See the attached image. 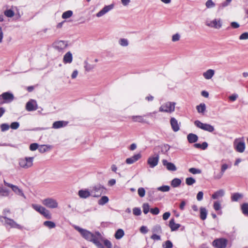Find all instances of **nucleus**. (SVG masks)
Segmentation results:
<instances>
[{"label":"nucleus","instance_id":"nucleus-23","mask_svg":"<svg viewBox=\"0 0 248 248\" xmlns=\"http://www.w3.org/2000/svg\"><path fill=\"white\" fill-rule=\"evenodd\" d=\"M225 192L223 189H219L215 192L212 195V198L213 199H217L219 197H222L224 195Z\"/></svg>","mask_w":248,"mask_h":248},{"label":"nucleus","instance_id":"nucleus-59","mask_svg":"<svg viewBox=\"0 0 248 248\" xmlns=\"http://www.w3.org/2000/svg\"><path fill=\"white\" fill-rule=\"evenodd\" d=\"M141 156V155L139 153V154L134 155L131 157L132 158V159H133L134 162H135L136 161L138 160L140 158Z\"/></svg>","mask_w":248,"mask_h":248},{"label":"nucleus","instance_id":"nucleus-1","mask_svg":"<svg viewBox=\"0 0 248 248\" xmlns=\"http://www.w3.org/2000/svg\"><path fill=\"white\" fill-rule=\"evenodd\" d=\"M228 243L227 239L224 237H220L216 238L212 242V245L215 248H226Z\"/></svg>","mask_w":248,"mask_h":248},{"label":"nucleus","instance_id":"nucleus-48","mask_svg":"<svg viewBox=\"0 0 248 248\" xmlns=\"http://www.w3.org/2000/svg\"><path fill=\"white\" fill-rule=\"evenodd\" d=\"M133 213L135 216H139L141 214V211L139 207H135L133 209Z\"/></svg>","mask_w":248,"mask_h":248},{"label":"nucleus","instance_id":"nucleus-64","mask_svg":"<svg viewBox=\"0 0 248 248\" xmlns=\"http://www.w3.org/2000/svg\"><path fill=\"white\" fill-rule=\"evenodd\" d=\"M240 40H246L248 39V32H246L242 33L239 37Z\"/></svg>","mask_w":248,"mask_h":248},{"label":"nucleus","instance_id":"nucleus-25","mask_svg":"<svg viewBox=\"0 0 248 248\" xmlns=\"http://www.w3.org/2000/svg\"><path fill=\"white\" fill-rule=\"evenodd\" d=\"M243 195L241 193L236 192L233 193L231 195V201L232 202H237L239 199L242 198Z\"/></svg>","mask_w":248,"mask_h":248},{"label":"nucleus","instance_id":"nucleus-37","mask_svg":"<svg viewBox=\"0 0 248 248\" xmlns=\"http://www.w3.org/2000/svg\"><path fill=\"white\" fill-rule=\"evenodd\" d=\"M73 13L71 10H68L63 13L62 17L63 19H67L73 16Z\"/></svg>","mask_w":248,"mask_h":248},{"label":"nucleus","instance_id":"nucleus-24","mask_svg":"<svg viewBox=\"0 0 248 248\" xmlns=\"http://www.w3.org/2000/svg\"><path fill=\"white\" fill-rule=\"evenodd\" d=\"M207 215V211L205 207H201L200 208V217L202 220H204Z\"/></svg>","mask_w":248,"mask_h":248},{"label":"nucleus","instance_id":"nucleus-14","mask_svg":"<svg viewBox=\"0 0 248 248\" xmlns=\"http://www.w3.org/2000/svg\"><path fill=\"white\" fill-rule=\"evenodd\" d=\"M162 162L163 165L166 167L167 170L171 171H174L177 170V168L174 163L169 162L166 159H163Z\"/></svg>","mask_w":248,"mask_h":248},{"label":"nucleus","instance_id":"nucleus-19","mask_svg":"<svg viewBox=\"0 0 248 248\" xmlns=\"http://www.w3.org/2000/svg\"><path fill=\"white\" fill-rule=\"evenodd\" d=\"M235 149L239 153H243L245 149V143L244 141H239L235 145Z\"/></svg>","mask_w":248,"mask_h":248},{"label":"nucleus","instance_id":"nucleus-16","mask_svg":"<svg viewBox=\"0 0 248 248\" xmlns=\"http://www.w3.org/2000/svg\"><path fill=\"white\" fill-rule=\"evenodd\" d=\"M78 195L80 198L86 199L91 195V193L88 189H82L78 191Z\"/></svg>","mask_w":248,"mask_h":248},{"label":"nucleus","instance_id":"nucleus-5","mask_svg":"<svg viewBox=\"0 0 248 248\" xmlns=\"http://www.w3.org/2000/svg\"><path fill=\"white\" fill-rule=\"evenodd\" d=\"M205 25L215 29H220L222 26V22L220 18H215L212 20L206 21Z\"/></svg>","mask_w":248,"mask_h":248},{"label":"nucleus","instance_id":"nucleus-33","mask_svg":"<svg viewBox=\"0 0 248 248\" xmlns=\"http://www.w3.org/2000/svg\"><path fill=\"white\" fill-rule=\"evenodd\" d=\"M143 212L144 214H147L149 212H150V206L148 203L145 202L143 203L142 205Z\"/></svg>","mask_w":248,"mask_h":248},{"label":"nucleus","instance_id":"nucleus-41","mask_svg":"<svg viewBox=\"0 0 248 248\" xmlns=\"http://www.w3.org/2000/svg\"><path fill=\"white\" fill-rule=\"evenodd\" d=\"M195 183V179L192 177H187L186 179V183L188 186H191Z\"/></svg>","mask_w":248,"mask_h":248},{"label":"nucleus","instance_id":"nucleus-12","mask_svg":"<svg viewBox=\"0 0 248 248\" xmlns=\"http://www.w3.org/2000/svg\"><path fill=\"white\" fill-rule=\"evenodd\" d=\"M1 218H3L5 219V224L9 225L11 228H17L20 229L21 228V226L16 223L13 219L7 217H1Z\"/></svg>","mask_w":248,"mask_h":248},{"label":"nucleus","instance_id":"nucleus-56","mask_svg":"<svg viewBox=\"0 0 248 248\" xmlns=\"http://www.w3.org/2000/svg\"><path fill=\"white\" fill-rule=\"evenodd\" d=\"M170 149V146L168 144H165L161 147V151L164 153H167Z\"/></svg>","mask_w":248,"mask_h":248},{"label":"nucleus","instance_id":"nucleus-38","mask_svg":"<svg viewBox=\"0 0 248 248\" xmlns=\"http://www.w3.org/2000/svg\"><path fill=\"white\" fill-rule=\"evenodd\" d=\"M89 241L93 242L97 247L101 244L98 239L96 237L95 235H94L93 233L92 236L91 237V239L89 240Z\"/></svg>","mask_w":248,"mask_h":248},{"label":"nucleus","instance_id":"nucleus-52","mask_svg":"<svg viewBox=\"0 0 248 248\" xmlns=\"http://www.w3.org/2000/svg\"><path fill=\"white\" fill-rule=\"evenodd\" d=\"M19 123L17 122H12L10 125V127L12 129H17L19 127Z\"/></svg>","mask_w":248,"mask_h":248},{"label":"nucleus","instance_id":"nucleus-31","mask_svg":"<svg viewBox=\"0 0 248 248\" xmlns=\"http://www.w3.org/2000/svg\"><path fill=\"white\" fill-rule=\"evenodd\" d=\"M241 209L242 213L246 216H248V203H243L241 205Z\"/></svg>","mask_w":248,"mask_h":248},{"label":"nucleus","instance_id":"nucleus-8","mask_svg":"<svg viewBox=\"0 0 248 248\" xmlns=\"http://www.w3.org/2000/svg\"><path fill=\"white\" fill-rule=\"evenodd\" d=\"M3 182L5 186L11 188L16 194L23 197L24 199L26 198L22 189H20L17 186L9 183L5 180H4Z\"/></svg>","mask_w":248,"mask_h":248},{"label":"nucleus","instance_id":"nucleus-53","mask_svg":"<svg viewBox=\"0 0 248 248\" xmlns=\"http://www.w3.org/2000/svg\"><path fill=\"white\" fill-rule=\"evenodd\" d=\"M9 190L7 189H3L0 186V194L1 193L2 196H8L9 195Z\"/></svg>","mask_w":248,"mask_h":248},{"label":"nucleus","instance_id":"nucleus-22","mask_svg":"<svg viewBox=\"0 0 248 248\" xmlns=\"http://www.w3.org/2000/svg\"><path fill=\"white\" fill-rule=\"evenodd\" d=\"M215 74V71L213 69H208L203 73V76L206 79H211Z\"/></svg>","mask_w":248,"mask_h":248},{"label":"nucleus","instance_id":"nucleus-4","mask_svg":"<svg viewBox=\"0 0 248 248\" xmlns=\"http://www.w3.org/2000/svg\"><path fill=\"white\" fill-rule=\"evenodd\" d=\"M33 157H26L19 159V166L24 169H28L33 165Z\"/></svg>","mask_w":248,"mask_h":248},{"label":"nucleus","instance_id":"nucleus-29","mask_svg":"<svg viewBox=\"0 0 248 248\" xmlns=\"http://www.w3.org/2000/svg\"><path fill=\"white\" fill-rule=\"evenodd\" d=\"M181 183L182 181L180 179L175 178L171 180L170 185L173 187H177L181 185Z\"/></svg>","mask_w":248,"mask_h":248},{"label":"nucleus","instance_id":"nucleus-39","mask_svg":"<svg viewBox=\"0 0 248 248\" xmlns=\"http://www.w3.org/2000/svg\"><path fill=\"white\" fill-rule=\"evenodd\" d=\"M170 187L168 185H163L157 188V190L158 191H162V192H168L170 190Z\"/></svg>","mask_w":248,"mask_h":248},{"label":"nucleus","instance_id":"nucleus-61","mask_svg":"<svg viewBox=\"0 0 248 248\" xmlns=\"http://www.w3.org/2000/svg\"><path fill=\"white\" fill-rule=\"evenodd\" d=\"M104 244L107 248H112V244L111 242L108 239L104 240Z\"/></svg>","mask_w":248,"mask_h":248},{"label":"nucleus","instance_id":"nucleus-17","mask_svg":"<svg viewBox=\"0 0 248 248\" xmlns=\"http://www.w3.org/2000/svg\"><path fill=\"white\" fill-rule=\"evenodd\" d=\"M170 124L171 128L174 132H177L180 129V126L178 124L177 120L174 117H172L170 120Z\"/></svg>","mask_w":248,"mask_h":248},{"label":"nucleus","instance_id":"nucleus-57","mask_svg":"<svg viewBox=\"0 0 248 248\" xmlns=\"http://www.w3.org/2000/svg\"><path fill=\"white\" fill-rule=\"evenodd\" d=\"M213 207L216 211H218L219 210H220L221 208V205L219 202H215L214 203Z\"/></svg>","mask_w":248,"mask_h":248},{"label":"nucleus","instance_id":"nucleus-13","mask_svg":"<svg viewBox=\"0 0 248 248\" xmlns=\"http://www.w3.org/2000/svg\"><path fill=\"white\" fill-rule=\"evenodd\" d=\"M113 7L114 6L113 4H110L109 5H106L104 6L102 10H101L96 14V16L97 17H100L103 16L109 11H110L111 10H112L113 8Z\"/></svg>","mask_w":248,"mask_h":248},{"label":"nucleus","instance_id":"nucleus-46","mask_svg":"<svg viewBox=\"0 0 248 248\" xmlns=\"http://www.w3.org/2000/svg\"><path fill=\"white\" fill-rule=\"evenodd\" d=\"M188 171L193 174H200L202 172L201 170L195 168H191L189 169Z\"/></svg>","mask_w":248,"mask_h":248},{"label":"nucleus","instance_id":"nucleus-45","mask_svg":"<svg viewBox=\"0 0 248 248\" xmlns=\"http://www.w3.org/2000/svg\"><path fill=\"white\" fill-rule=\"evenodd\" d=\"M48 148H49V146L46 145H42L39 147L38 150L40 153H44L47 151Z\"/></svg>","mask_w":248,"mask_h":248},{"label":"nucleus","instance_id":"nucleus-36","mask_svg":"<svg viewBox=\"0 0 248 248\" xmlns=\"http://www.w3.org/2000/svg\"><path fill=\"white\" fill-rule=\"evenodd\" d=\"M105 189V187L101 185H98L97 186H94L93 187V190L95 192L100 193L102 194V191Z\"/></svg>","mask_w":248,"mask_h":248},{"label":"nucleus","instance_id":"nucleus-15","mask_svg":"<svg viewBox=\"0 0 248 248\" xmlns=\"http://www.w3.org/2000/svg\"><path fill=\"white\" fill-rule=\"evenodd\" d=\"M68 122L64 121H55L53 123L52 128L54 129H59L66 126Z\"/></svg>","mask_w":248,"mask_h":248},{"label":"nucleus","instance_id":"nucleus-34","mask_svg":"<svg viewBox=\"0 0 248 248\" xmlns=\"http://www.w3.org/2000/svg\"><path fill=\"white\" fill-rule=\"evenodd\" d=\"M109 201L108 198L106 196H102L98 201V204L103 205Z\"/></svg>","mask_w":248,"mask_h":248},{"label":"nucleus","instance_id":"nucleus-50","mask_svg":"<svg viewBox=\"0 0 248 248\" xmlns=\"http://www.w3.org/2000/svg\"><path fill=\"white\" fill-rule=\"evenodd\" d=\"M119 44L122 46H127L129 45L128 41L125 38H121L119 40Z\"/></svg>","mask_w":248,"mask_h":248},{"label":"nucleus","instance_id":"nucleus-60","mask_svg":"<svg viewBox=\"0 0 248 248\" xmlns=\"http://www.w3.org/2000/svg\"><path fill=\"white\" fill-rule=\"evenodd\" d=\"M203 196V193L202 191H199L196 196L197 200L198 201H201L202 200Z\"/></svg>","mask_w":248,"mask_h":248},{"label":"nucleus","instance_id":"nucleus-7","mask_svg":"<svg viewBox=\"0 0 248 248\" xmlns=\"http://www.w3.org/2000/svg\"><path fill=\"white\" fill-rule=\"evenodd\" d=\"M74 228L76 230L78 231L81 236L88 241H89L91 239V237L92 236L93 233L90 231L82 229L78 226H75Z\"/></svg>","mask_w":248,"mask_h":248},{"label":"nucleus","instance_id":"nucleus-43","mask_svg":"<svg viewBox=\"0 0 248 248\" xmlns=\"http://www.w3.org/2000/svg\"><path fill=\"white\" fill-rule=\"evenodd\" d=\"M154 233H160L162 232L161 227L159 225L155 226L152 229Z\"/></svg>","mask_w":248,"mask_h":248},{"label":"nucleus","instance_id":"nucleus-3","mask_svg":"<svg viewBox=\"0 0 248 248\" xmlns=\"http://www.w3.org/2000/svg\"><path fill=\"white\" fill-rule=\"evenodd\" d=\"M194 124L198 128L209 132H213L215 130L213 125L206 123H203L199 120L195 121Z\"/></svg>","mask_w":248,"mask_h":248},{"label":"nucleus","instance_id":"nucleus-26","mask_svg":"<svg viewBox=\"0 0 248 248\" xmlns=\"http://www.w3.org/2000/svg\"><path fill=\"white\" fill-rule=\"evenodd\" d=\"M124 235V230L122 229H119L115 232L114 237L116 239L119 240L121 239Z\"/></svg>","mask_w":248,"mask_h":248},{"label":"nucleus","instance_id":"nucleus-58","mask_svg":"<svg viewBox=\"0 0 248 248\" xmlns=\"http://www.w3.org/2000/svg\"><path fill=\"white\" fill-rule=\"evenodd\" d=\"M180 34L178 33L173 34L172 36V41L176 42L180 40Z\"/></svg>","mask_w":248,"mask_h":248},{"label":"nucleus","instance_id":"nucleus-11","mask_svg":"<svg viewBox=\"0 0 248 248\" xmlns=\"http://www.w3.org/2000/svg\"><path fill=\"white\" fill-rule=\"evenodd\" d=\"M159 155L157 154L155 156H150L147 160V163L151 168L155 167L158 163Z\"/></svg>","mask_w":248,"mask_h":248},{"label":"nucleus","instance_id":"nucleus-42","mask_svg":"<svg viewBox=\"0 0 248 248\" xmlns=\"http://www.w3.org/2000/svg\"><path fill=\"white\" fill-rule=\"evenodd\" d=\"M4 15L8 17H12L15 15L14 12L11 9H8L5 10L4 12Z\"/></svg>","mask_w":248,"mask_h":248},{"label":"nucleus","instance_id":"nucleus-28","mask_svg":"<svg viewBox=\"0 0 248 248\" xmlns=\"http://www.w3.org/2000/svg\"><path fill=\"white\" fill-rule=\"evenodd\" d=\"M197 111L199 113L204 114L206 110V105L204 103H201L196 106Z\"/></svg>","mask_w":248,"mask_h":248},{"label":"nucleus","instance_id":"nucleus-20","mask_svg":"<svg viewBox=\"0 0 248 248\" xmlns=\"http://www.w3.org/2000/svg\"><path fill=\"white\" fill-rule=\"evenodd\" d=\"M187 140L190 143H195L198 140V137L196 134L189 133L187 136Z\"/></svg>","mask_w":248,"mask_h":248},{"label":"nucleus","instance_id":"nucleus-10","mask_svg":"<svg viewBox=\"0 0 248 248\" xmlns=\"http://www.w3.org/2000/svg\"><path fill=\"white\" fill-rule=\"evenodd\" d=\"M26 109L28 111H32L37 109V104L36 100L30 99L26 104Z\"/></svg>","mask_w":248,"mask_h":248},{"label":"nucleus","instance_id":"nucleus-9","mask_svg":"<svg viewBox=\"0 0 248 248\" xmlns=\"http://www.w3.org/2000/svg\"><path fill=\"white\" fill-rule=\"evenodd\" d=\"M42 203L44 205L49 208H55L58 207V202L56 200L51 198L44 199Z\"/></svg>","mask_w":248,"mask_h":248},{"label":"nucleus","instance_id":"nucleus-49","mask_svg":"<svg viewBox=\"0 0 248 248\" xmlns=\"http://www.w3.org/2000/svg\"><path fill=\"white\" fill-rule=\"evenodd\" d=\"M138 193L139 196L141 198L144 197L145 195V189L143 187H140L138 189Z\"/></svg>","mask_w":248,"mask_h":248},{"label":"nucleus","instance_id":"nucleus-54","mask_svg":"<svg viewBox=\"0 0 248 248\" xmlns=\"http://www.w3.org/2000/svg\"><path fill=\"white\" fill-rule=\"evenodd\" d=\"M39 144L37 143H31L30 145V150L31 151H35L36 149H38Z\"/></svg>","mask_w":248,"mask_h":248},{"label":"nucleus","instance_id":"nucleus-62","mask_svg":"<svg viewBox=\"0 0 248 248\" xmlns=\"http://www.w3.org/2000/svg\"><path fill=\"white\" fill-rule=\"evenodd\" d=\"M238 95L237 94L233 93L231 95L229 96V99L230 101L233 102L236 100V99L238 98Z\"/></svg>","mask_w":248,"mask_h":248},{"label":"nucleus","instance_id":"nucleus-44","mask_svg":"<svg viewBox=\"0 0 248 248\" xmlns=\"http://www.w3.org/2000/svg\"><path fill=\"white\" fill-rule=\"evenodd\" d=\"M215 5V3L212 0H208L205 2V6L208 9L214 8Z\"/></svg>","mask_w":248,"mask_h":248},{"label":"nucleus","instance_id":"nucleus-35","mask_svg":"<svg viewBox=\"0 0 248 248\" xmlns=\"http://www.w3.org/2000/svg\"><path fill=\"white\" fill-rule=\"evenodd\" d=\"M43 224L49 229H53L56 227L55 222L52 221H45L44 222Z\"/></svg>","mask_w":248,"mask_h":248},{"label":"nucleus","instance_id":"nucleus-47","mask_svg":"<svg viewBox=\"0 0 248 248\" xmlns=\"http://www.w3.org/2000/svg\"><path fill=\"white\" fill-rule=\"evenodd\" d=\"M0 127L1 131L2 132H4L7 131L9 129L10 125L8 124L3 123L0 124Z\"/></svg>","mask_w":248,"mask_h":248},{"label":"nucleus","instance_id":"nucleus-21","mask_svg":"<svg viewBox=\"0 0 248 248\" xmlns=\"http://www.w3.org/2000/svg\"><path fill=\"white\" fill-rule=\"evenodd\" d=\"M73 60V56L72 53L68 51L63 56V62L64 63H70Z\"/></svg>","mask_w":248,"mask_h":248},{"label":"nucleus","instance_id":"nucleus-30","mask_svg":"<svg viewBox=\"0 0 248 248\" xmlns=\"http://www.w3.org/2000/svg\"><path fill=\"white\" fill-rule=\"evenodd\" d=\"M31 206L33 209H34L35 211H36L41 214H42L43 212L45 210V207L39 204H32Z\"/></svg>","mask_w":248,"mask_h":248},{"label":"nucleus","instance_id":"nucleus-2","mask_svg":"<svg viewBox=\"0 0 248 248\" xmlns=\"http://www.w3.org/2000/svg\"><path fill=\"white\" fill-rule=\"evenodd\" d=\"M14 99V94L10 92L3 93L0 95V105L12 102Z\"/></svg>","mask_w":248,"mask_h":248},{"label":"nucleus","instance_id":"nucleus-40","mask_svg":"<svg viewBox=\"0 0 248 248\" xmlns=\"http://www.w3.org/2000/svg\"><path fill=\"white\" fill-rule=\"evenodd\" d=\"M162 247L163 248H172L173 244L170 240H168L163 243Z\"/></svg>","mask_w":248,"mask_h":248},{"label":"nucleus","instance_id":"nucleus-63","mask_svg":"<svg viewBox=\"0 0 248 248\" xmlns=\"http://www.w3.org/2000/svg\"><path fill=\"white\" fill-rule=\"evenodd\" d=\"M140 232L143 234H145L148 232V229L147 227L145 226H142L140 227Z\"/></svg>","mask_w":248,"mask_h":248},{"label":"nucleus","instance_id":"nucleus-27","mask_svg":"<svg viewBox=\"0 0 248 248\" xmlns=\"http://www.w3.org/2000/svg\"><path fill=\"white\" fill-rule=\"evenodd\" d=\"M70 44L68 43V42L66 41H62V40H59L55 41L53 43L54 46H67Z\"/></svg>","mask_w":248,"mask_h":248},{"label":"nucleus","instance_id":"nucleus-51","mask_svg":"<svg viewBox=\"0 0 248 248\" xmlns=\"http://www.w3.org/2000/svg\"><path fill=\"white\" fill-rule=\"evenodd\" d=\"M41 215H43L47 219H50L51 218V215L50 214L49 211L46 210V208L45 211L43 212Z\"/></svg>","mask_w":248,"mask_h":248},{"label":"nucleus","instance_id":"nucleus-55","mask_svg":"<svg viewBox=\"0 0 248 248\" xmlns=\"http://www.w3.org/2000/svg\"><path fill=\"white\" fill-rule=\"evenodd\" d=\"M159 209L157 207H155L153 208H151L150 209V213L152 214L153 215H157L159 213Z\"/></svg>","mask_w":248,"mask_h":248},{"label":"nucleus","instance_id":"nucleus-18","mask_svg":"<svg viewBox=\"0 0 248 248\" xmlns=\"http://www.w3.org/2000/svg\"><path fill=\"white\" fill-rule=\"evenodd\" d=\"M169 226L171 229V231H177L181 226L180 224L175 223L174 218H171L169 221Z\"/></svg>","mask_w":248,"mask_h":248},{"label":"nucleus","instance_id":"nucleus-6","mask_svg":"<svg viewBox=\"0 0 248 248\" xmlns=\"http://www.w3.org/2000/svg\"><path fill=\"white\" fill-rule=\"evenodd\" d=\"M175 103L172 102H168L162 105L159 108L160 112L171 113L174 111Z\"/></svg>","mask_w":248,"mask_h":248},{"label":"nucleus","instance_id":"nucleus-32","mask_svg":"<svg viewBox=\"0 0 248 248\" xmlns=\"http://www.w3.org/2000/svg\"><path fill=\"white\" fill-rule=\"evenodd\" d=\"M132 120L134 122H139V123H146V121L143 119L142 116H132Z\"/></svg>","mask_w":248,"mask_h":248}]
</instances>
